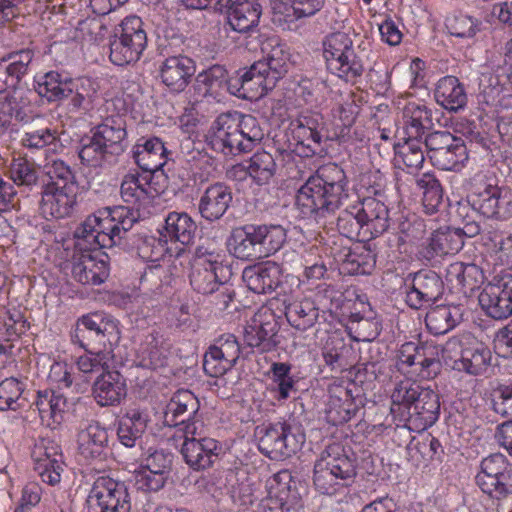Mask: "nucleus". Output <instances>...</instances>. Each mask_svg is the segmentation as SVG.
Wrapping results in <instances>:
<instances>
[{
  "label": "nucleus",
  "instance_id": "23",
  "mask_svg": "<svg viewBox=\"0 0 512 512\" xmlns=\"http://www.w3.org/2000/svg\"><path fill=\"white\" fill-rule=\"evenodd\" d=\"M35 56L31 48L12 51L0 59V93L15 89L28 74Z\"/></svg>",
  "mask_w": 512,
  "mask_h": 512
},
{
  "label": "nucleus",
  "instance_id": "7",
  "mask_svg": "<svg viewBox=\"0 0 512 512\" xmlns=\"http://www.w3.org/2000/svg\"><path fill=\"white\" fill-rule=\"evenodd\" d=\"M477 486L500 507L512 497V464L502 453H493L482 459L475 477Z\"/></svg>",
  "mask_w": 512,
  "mask_h": 512
},
{
  "label": "nucleus",
  "instance_id": "64",
  "mask_svg": "<svg viewBox=\"0 0 512 512\" xmlns=\"http://www.w3.org/2000/svg\"><path fill=\"white\" fill-rule=\"evenodd\" d=\"M112 363L113 349L86 351V354L76 360L77 369L84 374L103 372L109 369Z\"/></svg>",
  "mask_w": 512,
  "mask_h": 512
},
{
  "label": "nucleus",
  "instance_id": "19",
  "mask_svg": "<svg viewBox=\"0 0 512 512\" xmlns=\"http://www.w3.org/2000/svg\"><path fill=\"white\" fill-rule=\"evenodd\" d=\"M209 144L214 151L226 156L247 152L236 125V118L232 117L231 111L221 113L214 120L211 126Z\"/></svg>",
  "mask_w": 512,
  "mask_h": 512
},
{
  "label": "nucleus",
  "instance_id": "35",
  "mask_svg": "<svg viewBox=\"0 0 512 512\" xmlns=\"http://www.w3.org/2000/svg\"><path fill=\"white\" fill-rule=\"evenodd\" d=\"M266 82L265 78L259 75L257 66L252 64L249 68L239 70L234 77L227 76L225 90L238 98L248 99L254 97V95H250V92L255 91L262 96L270 91Z\"/></svg>",
  "mask_w": 512,
  "mask_h": 512
},
{
  "label": "nucleus",
  "instance_id": "29",
  "mask_svg": "<svg viewBox=\"0 0 512 512\" xmlns=\"http://www.w3.org/2000/svg\"><path fill=\"white\" fill-rule=\"evenodd\" d=\"M232 199L230 187L221 182L214 183L201 195L198 203L199 213L206 221H217L224 216Z\"/></svg>",
  "mask_w": 512,
  "mask_h": 512
},
{
  "label": "nucleus",
  "instance_id": "5",
  "mask_svg": "<svg viewBox=\"0 0 512 512\" xmlns=\"http://www.w3.org/2000/svg\"><path fill=\"white\" fill-rule=\"evenodd\" d=\"M257 430L259 451L271 460H284L295 455L305 442L300 425L291 419L263 424Z\"/></svg>",
  "mask_w": 512,
  "mask_h": 512
},
{
  "label": "nucleus",
  "instance_id": "20",
  "mask_svg": "<svg viewBox=\"0 0 512 512\" xmlns=\"http://www.w3.org/2000/svg\"><path fill=\"white\" fill-rule=\"evenodd\" d=\"M183 435L181 455L185 463L194 471H203L213 466L222 450L220 443L209 437Z\"/></svg>",
  "mask_w": 512,
  "mask_h": 512
},
{
  "label": "nucleus",
  "instance_id": "13",
  "mask_svg": "<svg viewBox=\"0 0 512 512\" xmlns=\"http://www.w3.org/2000/svg\"><path fill=\"white\" fill-rule=\"evenodd\" d=\"M88 512H130L131 503L123 482L98 477L87 498Z\"/></svg>",
  "mask_w": 512,
  "mask_h": 512
},
{
  "label": "nucleus",
  "instance_id": "28",
  "mask_svg": "<svg viewBox=\"0 0 512 512\" xmlns=\"http://www.w3.org/2000/svg\"><path fill=\"white\" fill-rule=\"evenodd\" d=\"M242 279L248 289L254 293H270L281 282V267L273 261L254 264L244 268Z\"/></svg>",
  "mask_w": 512,
  "mask_h": 512
},
{
  "label": "nucleus",
  "instance_id": "63",
  "mask_svg": "<svg viewBox=\"0 0 512 512\" xmlns=\"http://www.w3.org/2000/svg\"><path fill=\"white\" fill-rule=\"evenodd\" d=\"M23 384L15 378H6L0 383V410L16 411L25 406L27 400L22 397Z\"/></svg>",
  "mask_w": 512,
  "mask_h": 512
},
{
  "label": "nucleus",
  "instance_id": "39",
  "mask_svg": "<svg viewBox=\"0 0 512 512\" xmlns=\"http://www.w3.org/2000/svg\"><path fill=\"white\" fill-rule=\"evenodd\" d=\"M434 98L449 112H458L467 104V93L459 79L452 75L440 78L434 90Z\"/></svg>",
  "mask_w": 512,
  "mask_h": 512
},
{
  "label": "nucleus",
  "instance_id": "46",
  "mask_svg": "<svg viewBox=\"0 0 512 512\" xmlns=\"http://www.w3.org/2000/svg\"><path fill=\"white\" fill-rule=\"evenodd\" d=\"M236 168L245 172L253 183L263 186L269 184L275 176L277 164L271 153L261 150L254 153Z\"/></svg>",
  "mask_w": 512,
  "mask_h": 512
},
{
  "label": "nucleus",
  "instance_id": "55",
  "mask_svg": "<svg viewBox=\"0 0 512 512\" xmlns=\"http://www.w3.org/2000/svg\"><path fill=\"white\" fill-rule=\"evenodd\" d=\"M416 185L423 191L422 204L426 214L437 213L443 204V189L432 174L424 173L416 179Z\"/></svg>",
  "mask_w": 512,
  "mask_h": 512
},
{
  "label": "nucleus",
  "instance_id": "15",
  "mask_svg": "<svg viewBox=\"0 0 512 512\" xmlns=\"http://www.w3.org/2000/svg\"><path fill=\"white\" fill-rule=\"evenodd\" d=\"M411 279V284L406 292L407 305L415 310L428 307L438 302L445 291L444 281L441 276L433 270L421 269L411 273L407 281Z\"/></svg>",
  "mask_w": 512,
  "mask_h": 512
},
{
  "label": "nucleus",
  "instance_id": "16",
  "mask_svg": "<svg viewBox=\"0 0 512 512\" xmlns=\"http://www.w3.org/2000/svg\"><path fill=\"white\" fill-rule=\"evenodd\" d=\"M463 246L461 234L455 227L439 228L419 246L417 255L424 264L434 267L445 256L457 254Z\"/></svg>",
  "mask_w": 512,
  "mask_h": 512
},
{
  "label": "nucleus",
  "instance_id": "31",
  "mask_svg": "<svg viewBox=\"0 0 512 512\" xmlns=\"http://www.w3.org/2000/svg\"><path fill=\"white\" fill-rule=\"evenodd\" d=\"M197 231V224L186 212L172 211L165 217L159 233L165 242H179L184 246L193 243Z\"/></svg>",
  "mask_w": 512,
  "mask_h": 512
},
{
  "label": "nucleus",
  "instance_id": "18",
  "mask_svg": "<svg viewBox=\"0 0 512 512\" xmlns=\"http://www.w3.org/2000/svg\"><path fill=\"white\" fill-rule=\"evenodd\" d=\"M108 255L102 251L75 253L71 263L72 278L83 285H100L110 273Z\"/></svg>",
  "mask_w": 512,
  "mask_h": 512
},
{
  "label": "nucleus",
  "instance_id": "9",
  "mask_svg": "<svg viewBox=\"0 0 512 512\" xmlns=\"http://www.w3.org/2000/svg\"><path fill=\"white\" fill-rule=\"evenodd\" d=\"M423 144L431 163L438 169L458 171L468 160L464 140L449 131L430 132L424 137Z\"/></svg>",
  "mask_w": 512,
  "mask_h": 512
},
{
  "label": "nucleus",
  "instance_id": "52",
  "mask_svg": "<svg viewBox=\"0 0 512 512\" xmlns=\"http://www.w3.org/2000/svg\"><path fill=\"white\" fill-rule=\"evenodd\" d=\"M325 0H275L272 8L274 14L283 16L288 22L295 19L315 15L324 6Z\"/></svg>",
  "mask_w": 512,
  "mask_h": 512
},
{
  "label": "nucleus",
  "instance_id": "48",
  "mask_svg": "<svg viewBox=\"0 0 512 512\" xmlns=\"http://www.w3.org/2000/svg\"><path fill=\"white\" fill-rule=\"evenodd\" d=\"M227 85V69L215 64L198 73L194 89L203 98L218 99Z\"/></svg>",
  "mask_w": 512,
  "mask_h": 512
},
{
  "label": "nucleus",
  "instance_id": "40",
  "mask_svg": "<svg viewBox=\"0 0 512 512\" xmlns=\"http://www.w3.org/2000/svg\"><path fill=\"white\" fill-rule=\"evenodd\" d=\"M290 53L284 45L275 44L271 46L270 52L264 60L253 63L259 69V75L267 81L268 89L272 90L277 81L281 79L288 71Z\"/></svg>",
  "mask_w": 512,
  "mask_h": 512
},
{
  "label": "nucleus",
  "instance_id": "38",
  "mask_svg": "<svg viewBox=\"0 0 512 512\" xmlns=\"http://www.w3.org/2000/svg\"><path fill=\"white\" fill-rule=\"evenodd\" d=\"M406 138L424 139L426 131L433 127L432 110L419 102H408L402 112Z\"/></svg>",
  "mask_w": 512,
  "mask_h": 512
},
{
  "label": "nucleus",
  "instance_id": "3",
  "mask_svg": "<svg viewBox=\"0 0 512 512\" xmlns=\"http://www.w3.org/2000/svg\"><path fill=\"white\" fill-rule=\"evenodd\" d=\"M357 476V459L341 442L325 446L315 461L313 484L321 494L334 495L351 486Z\"/></svg>",
  "mask_w": 512,
  "mask_h": 512
},
{
  "label": "nucleus",
  "instance_id": "11",
  "mask_svg": "<svg viewBox=\"0 0 512 512\" xmlns=\"http://www.w3.org/2000/svg\"><path fill=\"white\" fill-rule=\"evenodd\" d=\"M200 408L198 398L189 390H178L167 403L163 424L176 428L183 435H199L201 421L197 418Z\"/></svg>",
  "mask_w": 512,
  "mask_h": 512
},
{
  "label": "nucleus",
  "instance_id": "1",
  "mask_svg": "<svg viewBox=\"0 0 512 512\" xmlns=\"http://www.w3.org/2000/svg\"><path fill=\"white\" fill-rule=\"evenodd\" d=\"M348 197L345 171L339 165L329 163L319 167L299 188L296 205L303 215L322 219L344 205Z\"/></svg>",
  "mask_w": 512,
  "mask_h": 512
},
{
  "label": "nucleus",
  "instance_id": "36",
  "mask_svg": "<svg viewBox=\"0 0 512 512\" xmlns=\"http://www.w3.org/2000/svg\"><path fill=\"white\" fill-rule=\"evenodd\" d=\"M75 79L64 70H50L34 78L35 91L48 102L64 100Z\"/></svg>",
  "mask_w": 512,
  "mask_h": 512
},
{
  "label": "nucleus",
  "instance_id": "45",
  "mask_svg": "<svg viewBox=\"0 0 512 512\" xmlns=\"http://www.w3.org/2000/svg\"><path fill=\"white\" fill-rule=\"evenodd\" d=\"M231 272L229 267L226 270L205 267L200 265H191L189 280L192 288L203 295H213L221 284H226Z\"/></svg>",
  "mask_w": 512,
  "mask_h": 512
},
{
  "label": "nucleus",
  "instance_id": "6",
  "mask_svg": "<svg viewBox=\"0 0 512 512\" xmlns=\"http://www.w3.org/2000/svg\"><path fill=\"white\" fill-rule=\"evenodd\" d=\"M148 38L142 19L131 15L115 28L109 41V59L117 66L137 62L147 47Z\"/></svg>",
  "mask_w": 512,
  "mask_h": 512
},
{
  "label": "nucleus",
  "instance_id": "60",
  "mask_svg": "<svg viewBox=\"0 0 512 512\" xmlns=\"http://www.w3.org/2000/svg\"><path fill=\"white\" fill-rule=\"evenodd\" d=\"M231 114L233 118H236V125L247 152L251 151L264 137V132L258 120L252 115L242 114L238 111H231Z\"/></svg>",
  "mask_w": 512,
  "mask_h": 512
},
{
  "label": "nucleus",
  "instance_id": "41",
  "mask_svg": "<svg viewBox=\"0 0 512 512\" xmlns=\"http://www.w3.org/2000/svg\"><path fill=\"white\" fill-rule=\"evenodd\" d=\"M461 305L446 304L431 307L426 313L425 324L433 335H444L455 328L463 319Z\"/></svg>",
  "mask_w": 512,
  "mask_h": 512
},
{
  "label": "nucleus",
  "instance_id": "58",
  "mask_svg": "<svg viewBox=\"0 0 512 512\" xmlns=\"http://www.w3.org/2000/svg\"><path fill=\"white\" fill-rule=\"evenodd\" d=\"M37 408L42 420H58L66 407V399L63 395L52 390L38 391L36 400L33 403Z\"/></svg>",
  "mask_w": 512,
  "mask_h": 512
},
{
  "label": "nucleus",
  "instance_id": "34",
  "mask_svg": "<svg viewBox=\"0 0 512 512\" xmlns=\"http://www.w3.org/2000/svg\"><path fill=\"white\" fill-rule=\"evenodd\" d=\"M90 131L104 143V146L107 145L116 157L120 156L128 146L126 123L120 116L106 117Z\"/></svg>",
  "mask_w": 512,
  "mask_h": 512
},
{
  "label": "nucleus",
  "instance_id": "22",
  "mask_svg": "<svg viewBox=\"0 0 512 512\" xmlns=\"http://www.w3.org/2000/svg\"><path fill=\"white\" fill-rule=\"evenodd\" d=\"M439 415V395L433 390L425 388L412 406V410L404 414L403 425L413 431H424L438 420Z\"/></svg>",
  "mask_w": 512,
  "mask_h": 512
},
{
  "label": "nucleus",
  "instance_id": "62",
  "mask_svg": "<svg viewBox=\"0 0 512 512\" xmlns=\"http://www.w3.org/2000/svg\"><path fill=\"white\" fill-rule=\"evenodd\" d=\"M481 22L468 14L456 12L445 20L447 31L455 37L472 38L480 30Z\"/></svg>",
  "mask_w": 512,
  "mask_h": 512
},
{
  "label": "nucleus",
  "instance_id": "57",
  "mask_svg": "<svg viewBox=\"0 0 512 512\" xmlns=\"http://www.w3.org/2000/svg\"><path fill=\"white\" fill-rule=\"evenodd\" d=\"M75 329L104 334L111 338H120L118 321L102 313H89L77 320Z\"/></svg>",
  "mask_w": 512,
  "mask_h": 512
},
{
  "label": "nucleus",
  "instance_id": "8",
  "mask_svg": "<svg viewBox=\"0 0 512 512\" xmlns=\"http://www.w3.org/2000/svg\"><path fill=\"white\" fill-rule=\"evenodd\" d=\"M474 212L486 218L507 220L512 217V192L480 177L467 196Z\"/></svg>",
  "mask_w": 512,
  "mask_h": 512
},
{
  "label": "nucleus",
  "instance_id": "43",
  "mask_svg": "<svg viewBox=\"0 0 512 512\" xmlns=\"http://www.w3.org/2000/svg\"><path fill=\"white\" fill-rule=\"evenodd\" d=\"M445 278L454 288L467 294L484 282V273L474 263L454 262L446 268Z\"/></svg>",
  "mask_w": 512,
  "mask_h": 512
},
{
  "label": "nucleus",
  "instance_id": "24",
  "mask_svg": "<svg viewBox=\"0 0 512 512\" xmlns=\"http://www.w3.org/2000/svg\"><path fill=\"white\" fill-rule=\"evenodd\" d=\"M195 72V61L182 54L166 58L159 68L162 83L175 93L186 89Z\"/></svg>",
  "mask_w": 512,
  "mask_h": 512
},
{
  "label": "nucleus",
  "instance_id": "30",
  "mask_svg": "<svg viewBox=\"0 0 512 512\" xmlns=\"http://www.w3.org/2000/svg\"><path fill=\"white\" fill-rule=\"evenodd\" d=\"M167 149L163 141L158 137L145 139L143 143H137L133 148V158L139 168L146 175L154 178L166 163Z\"/></svg>",
  "mask_w": 512,
  "mask_h": 512
},
{
  "label": "nucleus",
  "instance_id": "25",
  "mask_svg": "<svg viewBox=\"0 0 512 512\" xmlns=\"http://www.w3.org/2000/svg\"><path fill=\"white\" fill-rule=\"evenodd\" d=\"M127 395L126 381L117 370L101 372L92 386V396L101 407L116 406Z\"/></svg>",
  "mask_w": 512,
  "mask_h": 512
},
{
  "label": "nucleus",
  "instance_id": "10",
  "mask_svg": "<svg viewBox=\"0 0 512 512\" xmlns=\"http://www.w3.org/2000/svg\"><path fill=\"white\" fill-rule=\"evenodd\" d=\"M139 212L128 206L104 207L92 217L96 218L97 233L101 248L119 245L124 235L132 229L139 219Z\"/></svg>",
  "mask_w": 512,
  "mask_h": 512
},
{
  "label": "nucleus",
  "instance_id": "61",
  "mask_svg": "<svg viewBox=\"0 0 512 512\" xmlns=\"http://www.w3.org/2000/svg\"><path fill=\"white\" fill-rule=\"evenodd\" d=\"M44 172L49 178L43 188L61 187L68 185L78 186L75 174L71 167L61 159H54L44 165Z\"/></svg>",
  "mask_w": 512,
  "mask_h": 512
},
{
  "label": "nucleus",
  "instance_id": "4",
  "mask_svg": "<svg viewBox=\"0 0 512 512\" xmlns=\"http://www.w3.org/2000/svg\"><path fill=\"white\" fill-rule=\"evenodd\" d=\"M322 56L326 70L339 79L355 84L365 72L368 62L364 50L355 47L344 32L330 33L322 41Z\"/></svg>",
  "mask_w": 512,
  "mask_h": 512
},
{
  "label": "nucleus",
  "instance_id": "21",
  "mask_svg": "<svg viewBox=\"0 0 512 512\" xmlns=\"http://www.w3.org/2000/svg\"><path fill=\"white\" fill-rule=\"evenodd\" d=\"M79 187L43 188L41 191L40 210L45 218L62 219L71 216L77 210Z\"/></svg>",
  "mask_w": 512,
  "mask_h": 512
},
{
  "label": "nucleus",
  "instance_id": "59",
  "mask_svg": "<svg viewBox=\"0 0 512 512\" xmlns=\"http://www.w3.org/2000/svg\"><path fill=\"white\" fill-rule=\"evenodd\" d=\"M289 128L293 138H304L306 135H314L319 140L324 137L325 122L319 113H306L299 115L290 122Z\"/></svg>",
  "mask_w": 512,
  "mask_h": 512
},
{
  "label": "nucleus",
  "instance_id": "54",
  "mask_svg": "<svg viewBox=\"0 0 512 512\" xmlns=\"http://www.w3.org/2000/svg\"><path fill=\"white\" fill-rule=\"evenodd\" d=\"M162 343V336L159 332L152 331L146 335L139 349L143 367L157 369L166 364V349Z\"/></svg>",
  "mask_w": 512,
  "mask_h": 512
},
{
  "label": "nucleus",
  "instance_id": "14",
  "mask_svg": "<svg viewBox=\"0 0 512 512\" xmlns=\"http://www.w3.org/2000/svg\"><path fill=\"white\" fill-rule=\"evenodd\" d=\"M247 346H241L235 335L226 333L217 338L215 343L206 351L203 359V369L210 377H220L229 371L237 362L240 355H248Z\"/></svg>",
  "mask_w": 512,
  "mask_h": 512
},
{
  "label": "nucleus",
  "instance_id": "49",
  "mask_svg": "<svg viewBox=\"0 0 512 512\" xmlns=\"http://www.w3.org/2000/svg\"><path fill=\"white\" fill-rule=\"evenodd\" d=\"M342 271L350 275H369L375 268L376 255L367 245L347 249L340 255Z\"/></svg>",
  "mask_w": 512,
  "mask_h": 512
},
{
  "label": "nucleus",
  "instance_id": "17",
  "mask_svg": "<svg viewBox=\"0 0 512 512\" xmlns=\"http://www.w3.org/2000/svg\"><path fill=\"white\" fill-rule=\"evenodd\" d=\"M218 9L226 15L227 25L235 32L256 30L262 14L258 0H217Z\"/></svg>",
  "mask_w": 512,
  "mask_h": 512
},
{
  "label": "nucleus",
  "instance_id": "27",
  "mask_svg": "<svg viewBox=\"0 0 512 512\" xmlns=\"http://www.w3.org/2000/svg\"><path fill=\"white\" fill-rule=\"evenodd\" d=\"M226 245L229 253L237 259L253 261L263 258L255 224L233 228Z\"/></svg>",
  "mask_w": 512,
  "mask_h": 512
},
{
  "label": "nucleus",
  "instance_id": "12",
  "mask_svg": "<svg viewBox=\"0 0 512 512\" xmlns=\"http://www.w3.org/2000/svg\"><path fill=\"white\" fill-rule=\"evenodd\" d=\"M280 325L276 315L269 308L259 309L244 328V344L250 351L266 353L280 344Z\"/></svg>",
  "mask_w": 512,
  "mask_h": 512
},
{
  "label": "nucleus",
  "instance_id": "33",
  "mask_svg": "<svg viewBox=\"0 0 512 512\" xmlns=\"http://www.w3.org/2000/svg\"><path fill=\"white\" fill-rule=\"evenodd\" d=\"M158 193L151 175L128 173L121 182L120 194L126 203L140 206L150 202Z\"/></svg>",
  "mask_w": 512,
  "mask_h": 512
},
{
  "label": "nucleus",
  "instance_id": "53",
  "mask_svg": "<svg viewBox=\"0 0 512 512\" xmlns=\"http://www.w3.org/2000/svg\"><path fill=\"white\" fill-rule=\"evenodd\" d=\"M350 353H352V346L346 344L344 339L337 335L329 336L322 349L325 364L333 371H343L350 366L348 360Z\"/></svg>",
  "mask_w": 512,
  "mask_h": 512
},
{
  "label": "nucleus",
  "instance_id": "44",
  "mask_svg": "<svg viewBox=\"0 0 512 512\" xmlns=\"http://www.w3.org/2000/svg\"><path fill=\"white\" fill-rule=\"evenodd\" d=\"M479 305L485 314L494 320H503L512 316V303L493 279L478 296Z\"/></svg>",
  "mask_w": 512,
  "mask_h": 512
},
{
  "label": "nucleus",
  "instance_id": "37",
  "mask_svg": "<svg viewBox=\"0 0 512 512\" xmlns=\"http://www.w3.org/2000/svg\"><path fill=\"white\" fill-rule=\"evenodd\" d=\"M491 360V350L482 342L476 341L461 349L460 358L454 361L453 368L478 376L489 369Z\"/></svg>",
  "mask_w": 512,
  "mask_h": 512
},
{
  "label": "nucleus",
  "instance_id": "32",
  "mask_svg": "<svg viewBox=\"0 0 512 512\" xmlns=\"http://www.w3.org/2000/svg\"><path fill=\"white\" fill-rule=\"evenodd\" d=\"M149 422V415L139 408H130L117 421L119 442L128 448L141 441Z\"/></svg>",
  "mask_w": 512,
  "mask_h": 512
},
{
  "label": "nucleus",
  "instance_id": "50",
  "mask_svg": "<svg viewBox=\"0 0 512 512\" xmlns=\"http://www.w3.org/2000/svg\"><path fill=\"white\" fill-rule=\"evenodd\" d=\"M424 389V387L410 380L397 383L391 395V412L394 418L403 423L404 414L412 410V406H414Z\"/></svg>",
  "mask_w": 512,
  "mask_h": 512
},
{
  "label": "nucleus",
  "instance_id": "26",
  "mask_svg": "<svg viewBox=\"0 0 512 512\" xmlns=\"http://www.w3.org/2000/svg\"><path fill=\"white\" fill-rule=\"evenodd\" d=\"M78 454L87 462L102 461L107 456L109 434L98 421H92L77 436Z\"/></svg>",
  "mask_w": 512,
  "mask_h": 512
},
{
  "label": "nucleus",
  "instance_id": "47",
  "mask_svg": "<svg viewBox=\"0 0 512 512\" xmlns=\"http://www.w3.org/2000/svg\"><path fill=\"white\" fill-rule=\"evenodd\" d=\"M288 323L299 331L313 327L319 318V308L311 298L294 299L284 302Z\"/></svg>",
  "mask_w": 512,
  "mask_h": 512
},
{
  "label": "nucleus",
  "instance_id": "42",
  "mask_svg": "<svg viewBox=\"0 0 512 512\" xmlns=\"http://www.w3.org/2000/svg\"><path fill=\"white\" fill-rule=\"evenodd\" d=\"M78 156L82 164L93 168H105L115 163L118 158L91 131L81 138Z\"/></svg>",
  "mask_w": 512,
  "mask_h": 512
},
{
  "label": "nucleus",
  "instance_id": "56",
  "mask_svg": "<svg viewBox=\"0 0 512 512\" xmlns=\"http://www.w3.org/2000/svg\"><path fill=\"white\" fill-rule=\"evenodd\" d=\"M262 257L276 253L286 241V230L279 224H255Z\"/></svg>",
  "mask_w": 512,
  "mask_h": 512
},
{
  "label": "nucleus",
  "instance_id": "51",
  "mask_svg": "<svg viewBox=\"0 0 512 512\" xmlns=\"http://www.w3.org/2000/svg\"><path fill=\"white\" fill-rule=\"evenodd\" d=\"M94 92L89 79L76 78L64 98L68 100V113L78 116L87 115L93 108Z\"/></svg>",
  "mask_w": 512,
  "mask_h": 512
},
{
  "label": "nucleus",
  "instance_id": "2",
  "mask_svg": "<svg viewBox=\"0 0 512 512\" xmlns=\"http://www.w3.org/2000/svg\"><path fill=\"white\" fill-rule=\"evenodd\" d=\"M390 211L384 201L376 197L357 198L338 215L337 229L349 239H374L390 226Z\"/></svg>",
  "mask_w": 512,
  "mask_h": 512
}]
</instances>
